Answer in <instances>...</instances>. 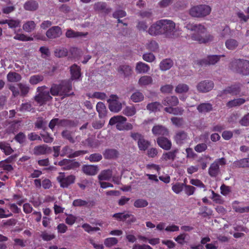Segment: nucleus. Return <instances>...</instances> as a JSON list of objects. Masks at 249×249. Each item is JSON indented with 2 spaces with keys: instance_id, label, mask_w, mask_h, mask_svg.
I'll return each mask as SVG.
<instances>
[{
  "instance_id": "f257e3e1",
  "label": "nucleus",
  "mask_w": 249,
  "mask_h": 249,
  "mask_svg": "<svg viewBox=\"0 0 249 249\" xmlns=\"http://www.w3.org/2000/svg\"><path fill=\"white\" fill-rule=\"evenodd\" d=\"M185 27L188 31L193 32L190 35L188 36V38L197 41L200 43H207L213 40V36L210 34L205 35L206 29L201 24L189 23L186 24Z\"/></svg>"
},
{
  "instance_id": "f03ea898",
  "label": "nucleus",
  "mask_w": 249,
  "mask_h": 249,
  "mask_svg": "<svg viewBox=\"0 0 249 249\" xmlns=\"http://www.w3.org/2000/svg\"><path fill=\"white\" fill-rule=\"evenodd\" d=\"M162 35L168 38H175L181 34V30L179 26L170 19H162Z\"/></svg>"
},
{
  "instance_id": "7ed1b4c3",
  "label": "nucleus",
  "mask_w": 249,
  "mask_h": 249,
  "mask_svg": "<svg viewBox=\"0 0 249 249\" xmlns=\"http://www.w3.org/2000/svg\"><path fill=\"white\" fill-rule=\"evenodd\" d=\"M212 8L207 4H199L193 6L189 9V14L193 17L203 18L209 15Z\"/></svg>"
},
{
  "instance_id": "20e7f679",
  "label": "nucleus",
  "mask_w": 249,
  "mask_h": 249,
  "mask_svg": "<svg viewBox=\"0 0 249 249\" xmlns=\"http://www.w3.org/2000/svg\"><path fill=\"white\" fill-rule=\"evenodd\" d=\"M127 119L120 115H117L112 117L109 121V124L113 125L116 124V128L120 130H129L133 128L132 125L126 123Z\"/></svg>"
},
{
  "instance_id": "39448f33",
  "label": "nucleus",
  "mask_w": 249,
  "mask_h": 249,
  "mask_svg": "<svg viewBox=\"0 0 249 249\" xmlns=\"http://www.w3.org/2000/svg\"><path fill=\"white\" fill-rule=\"evenodd\" d=\"M72 89V86L70 82H63L60 85H53L50 89L51 94L53 96L57 95H64L69 96L72 93H69V91Z\"/></svg>"
},
{
  "instance_id": "423d86ee",
  "label": "nucleus",
  "mask_w": 249,
  "mask_h": 249,
  "mask_svg": "<svg viewBox=\"0 0 249 249\" xmlns=\"http://www.w3.org/2000/svg\"><path fill=\"white\" fill-rule=\"evenodd\" d=\"M231 67L237 73L243 75H249V61L244 60L237 59L231 63Z\"/></svg>"
},
{
  "instance_id": "0eeeda50",
  "label": "nucleus",
  "mask_w": 249,
  "mask_h": 249,
  "mask_svg": "<svg viewBox=\"0 0 249 249\" xmlns=\"http://www.w3.org/2000/svg\"><path fill=\"white\" fill-rule=\"evenodd\" d=\"M38 93L35 96V100L40 105H42L50 100L52 97L49 94V90L45 87H38L37 89Z\"/></svg>"
},
{
  "instance_id": "6e6552de",
  "label": "nucleus",
  "mask_w": 249,
  "mask_h": 249,
  "mask_svg": "<svg viewBox=\"0 0 249 249\" xmlns=\"http://www.w3.org/2000/svg\"><path fill=\"white\" fill-rule=\"evenodd\" d=\"M56 179L59 183L61 187L67 188L74 182L75 177L73 175L66 176L64 173H59Z\"/></svg>"
},
{
  "instance_id": "1a4fd4ad",
  "label": "nucleus",
  "mask_w": 249,
  "mask_h": 249,
  "mask_svg": "<svg viewBox=\"0 0 249 249\" xmlns=\"http://www.w3.org/2000/svg\"><path fill=\"white\" fill-rule=\"evenodd\" d=\"M226 163V160L224 158L216 160L212 163L209 168V174L210 176L215 177L219 173V166L224 165Z\"/></svg>"
},
{
  "instance_id": "9d476101",
  "label": "nucleus",
  "mask_w": 249,
  "mask_h": 249,
  "mask_svg": "<svg viewBox=\"0 0 249 249\" xmlns=\"http://www.w3.org/2000/svg\"><path fill=\"white\" fill-rule=\"evenodd\" d=\"M107 102L111 111L118 112L122 109V104L118 101V97L116 95H111Z\"/></svg>"
},
{
  "instance_id": "9b49d317",
  "label": "nucleus",
  "mask_w": 249,
  "mask_h": 249,
  "mask_svg": "<svg viewBox=\"0 0 249 249\" xmlns=\"http://www.w3.org/2000/svg\"><path fill=\"white\" fill-rule=\"evenodd\" d=\"M147 32L149 34L154 36L162 35V19L153 23L149 28Z\"/></svg>"
},
{
  "instance_id": "f8f14e48",
  "label": "nucleus",
  "mask_w": 249,
  "mask_h": 249,
  "mask_svg": "<svg viewBox=\"0 0 249 249\" xmlns=\"http://www.w3.org/2000/svg\"><path fill=\"white\" fill-rule=\"evenodd\" d=\"M214 87L213 83L210 80L200 82L196 86L197 90L201 92H207L211 90Z\"/></svg>"
},
{
  "instance_id": "ddd939ff",
  "label": "nucleus",
  "mask_w": 249,
  "mask_h": 249,
  "mask_svg": "<svg viewBox=\"0 0 249 249\" xmlns=\"http://www.w3.org/2000/svg\"><path fill=\"white\" fill-rule=\"evenodd\" d=\"M178 151V149H174L171 151L163 153L160 159V160L161 162L166 163H172L175 160Z\"/></svg>"
},
{
  "instance_id": "4468645a",
  "label": "nucleus",
  "mask_w": 249,
  "mask_h": 249,
  "mask_svg": "<svg viewBox=\"0 0 249 249\" xmlns=\"http://www.w3.org/2000/svg\"><path fill=\"white\" fill-rule=\"evenodd\" d=\"M240 91V86L238 85H234L227 87L225 89L221 91L219 96L224 98L225 95H227L228 94L237 95L239 93Z\"/></svg>"
},
{
  "instance_id": "2eb2a0df",
  "label": "nucleus",
  "mask_w": 249,
  "mask_h": 249,
  "mask_svg": "<svg viewBox=\"0 0 249 249\" xmlns=\"http://www.w3.org/2000/svg\"><path fill=\"white\" fill-rule=\"evenodd\" d=\"M46 36L49 38H55L62 35L61 29L57 26L50 28L46 32Z\"/></svg>"
},
{
  "instance_id": "dca6fc26",
  "label": "nucleus",
  "mask_w": 249,
  "mask_h": 249,
  "mask_svg": "<svg viewBox=\"0 0 249 249\" xmlns=\"http://www.w3.org/2000/svg\"><path fill=\"white\" fill-rule=\"evenodd\" d=\"M158 145L163 149L169 150L172 147L171 141L167 138L160 137L157 139Z\"/></svg>"
},
{
  "instance_id": "f3484780",
  "label": "nucleus",
  "mask_w": 249,
  "mask_h": 249,
  "mask_svg": "<svg viewBox=\"0 0 249 249\" xmlns=\"http://www.w3.org/2000/svg\"><path fill=\"white\" fill-rule=\"evenodd\" d=\"M152 133L155 135L168 136L169 131L164 126L161 125H156L153 126L152 129Z\"/></svg>"
},
{
  "instance_id": "a211bd4d",
  "label": "nucleus",
  "mask_w": 249,
  "mask_h": 249,
  "mask_svg": "<svg viewBox=\"0 0 249 249\" xmlns=\"http://www.w3.org/2000/svg\"><path fill=\"white\" fill-rule=\"evenodd\" d=\"M58 165L63 166L65 170H70L73 168L74 167L78 166V163L77 162L72 160L64 159L58 162Z\"/></svg>"
},
{
  "instance_id": "6ab92c4d",
  "label": "nucleus",
  "mask_w": 249,
  "mask_h": 249,
  "mask_svg": "<svg viewBox=\"0 0 249 249\" xmlns=\"http://www.w3.org/2000/svg\"><path fill=\"white\" fill-rule=\"evenodd\" d=\"M150 67L146 64L139 62L136 63L135 71L137 73H146L150 70Z\"/></svg>"
},
{
  "instance_id": "aec40b11",
  "label": "nucleus",
  "mask_w": 249,
  "mask_h": 249,
  "mask_svg": "<svg viewBox=\"0 0 249 249\" xmlns=\"http://www.w3.org/2000/svg\"><path fill=\"white\" fill-rule=\"evenodd\" d=\"M233 168H249V156L234 161L232 163Z\"/></svg>"
},
{
  "instance_id": "412c9836",
  "label": "nucleus",
  "mask_w": 249,
  "mask_h": 249,
  "mask_svg": "<svg viewBox=\"0 0 249 249\" xmlns=\"http://www.w3.org/2000/svg\"><path fill=\"white\" fill-rule=\"evenodd\" d=\"M82 170L86 175L93 176L97 173L99 169L97 166L89 165L83 166Z\"/></svg>"
},
{
  "instance_id": "4be33fe9",
  "label": "nucleus",
  "mask_w": 249,
  "mask_h": 249,
  "mask_svg": "<svg viewBox=\"0 0 249 249\" xmlns=\"http://www.w3.org/2000/svg\"><path fill=\"white\" fill-rule=\"evenodd\" d=\"M225 45L227 49L231 51L235 50L239 46V42L233 38H229L225 42Z\"/></svg>"
},
{
  "instance_id": "5701e85b",
  "label": "nucleus",
  "mask_w": 249,
  "mask_h": 249,
  "mask_svg": "<svg viewBox=\"0 0 249 249\" xmlns=\"http://www.w3.org/2000/svg\"><path fill=\"white\" fill-rule=\"evenodd\" d=\"M174 139L177 144H181L186 142L188 137L185 132L179 131L176 133Z\"/></svg>"
},
{
  "instance_id": "b1692460",
  "label": "nucleus",
  "mask_w": 249,
  "mask_h": 249,
  "mask_svg": "<svg viewBox=\"0 0 249 249\" xmlns=\"http://www.w3.org/2000/svg\"><path fill=\"white\" fill-rule=\"evenodd\" d=\"M71 80H78L81 76L80 68L76 64L72 65L71 67Z\"/></svg>"
},
{
  "instance_id": "393cba45",
  "label": "nucleus",
  "mask_w": 249,
  "mask_h": 249,
  "mask_svg": "<svg viewBox=\"0 0 249 249\" xmlns=\"http://www.w3.org/2000/svg\"><path fill=\"white\" fill-rule=\"evenodd\" d=\"M179 103L178 98L175 96L167 97L162 101L164 106H176Z\"/></svg>"
},
{
  "instance_id": "a878e982",
  "label": "nucleus",
  "mask_w": 249,
  "mask_h": 249,
  "mask_svg": "<svg viewBox=\"0 0 249 249\" xmlns=\"http://www.w3.org/2000/svg\"><path fill=\"white\" fill-rule=\"evenodd\" d=\"M153 79L151 76L144 75L141 76L138 80V84L140 86H146L152 84Z\"/></svg>"
},
{
  "instance_id": "bb28decb",
  "label": "nucleus",
  "mask_w": 249,
  "mask_h": 249,
  "mask_svg": "<svg viewBox=\"0 0 249 249\" xmlns=\"http://www.w3.org/2000/svg\"><path fill=\"white\" fill-rule=\"evenodd\" d=\"M51 149L46 145H42L36 146L34 150V154L36 155H42L49 153Z\"/></svg>"
},
{
  "instance_id": "cd10ccee",
  "label": "nucleus",
  "mask_w": 249,
  "mask_h": 249,
  "mask_svg": "<svg viewBox=\"0 0 249 249\" xmlns=\"http://www.w3.org/2000/svg\"><path fill=\"white\" fill-rule=\"evenodd\" d=\"M81 153H84L83 151H77L75 152L72 155H71V150L68 146H65L62 150L61 156H64L68 155L69 157H77L80 155Z\"/></svg>"
},
{
  "instance_id": "c85d7f7f",
  "label": "nucleus",
  "mask_w": 249,
  "mask_h": 249,
  "mask_svg": "<svg viewBox=\"0 0 249 249\" xmlns=\"http://www.w3.org/2000/svg\"><path fill=\"white\" fill-rule=\"evenodd\" d=\"M173 65V62L171 59H166L160 63V68L161 71H165L170 69Z\"/></svg>"
},
{
  "instance_id": "c756f323",
  "label": "nucleus",
  "mask_w": 249,
  "mask_h": 249,
  "mask_svg": "<svg viewBox=\"0 0 249 249\" xmlns=\"http://www.w3.org/2000/svg\"><path fill=\"white\" fill-rule=\"evenodd\" d=\"M96 110L100 118L104 117L107 114V109L105 105L102 102H98L96 105Z\"/></svg>"
},
{
  "instance_id": "7c9ffc66",
  "label": "nucleus",
  "mask_w": 249,
  "mask_h": 249,
  "mask_svg": "<svg viewBox=\"0 0 249 249\" xmlns=\"http://www.w3.org/2000/svg\"><path fill=\"white\" fill-rule=\"evenodd\" d=\"M246 102V100L244 98H237L229 101L227 103V106L229 107L240 106Z\"/></svg>"
},
{
  "instance_id": "2f4dec72",
  "label": "nucleus",
  "mask_w": 249,
  "mask_h": 249,
  "mask_svg": "<svg viewBox=\"0 0 249 249\" xmlns=\"http://www.w3.org/2000/svg\"><path fill=\"white\" fill-rule=\"evenodd\" d=\"M112 177V171L110 170H106L102 171L98 175L99 181L108 180Z\"/></svg>"
},
{
  "instance_id": "473e14b6",
  "label": "nucleus",
  "mask_w": 249,
  "mask_h": 249,
  "mask_svg": "<svg viewBox=\"0 0 249 249\" xmlns=\"http://www.w3.org/2000/svg\"><path fill=\"white\" fill-rule=\"evenodd\" d=\"M7 80L10 82H18L21 79V75L15 72H10L7 75Z\"/></svg>"
},
{
  "instance_id": "72a5a7b5",
  "label": "nucleus",
  "mask_w": 249,
  "mask_h": 249,
  "mask_svg": "<svg viewBox=\"0 0 249 249\" xmlns=\"http://www.w3.org/2000/svg\"><path fill=\"white\" fill-rule=\"evenodd\" d=\"M189 86L185 84L180 83L178 84L175 88V92L177 94H183L188 92Z\"/></svg>"
},
{
  "instance_id": "f704fd0d",
  "label": "nucleus",
  "mask_w": 249,
  "mask_h": 249,
  "mask_svg": "<svg viewBox=\"0 0 249 249\" xmlns=\"http://www.w3.org/2000/svg\"><path fill=\"white\" fill-rule=\"evenodd\" d=\"M130 99L134 103L140 102L143 100L144 95L140 91H137L131 95Z\"/></svg>"
},
{
  "instance_id": "c9c22d12",
  "label": "nucleus",
  "mask_w": 249,
  "mask_h": 249,
  "mask_svg": "<svg viewBox=\"0 0 249 249\" xmlns=\"http://www.w3.org/2000/svg\"><path fill=\"white\" fill-rule=\"evenodd\" d=\"M38 6L37 2L34 0L27 1L24 5V9L28 11H35L37 9Z\"/></svg>"
},
{
  "instance_id": "e433bc0d",
  "label": "nucleus",
  "mask_w": 249,
  "mask_h": 249,
  "mask_svg": "<svg viewBox=\"0 0 249 249\" xmlns=\"http://www.w3.org/2000/svg\"><path fill=\"white\" fill-rule=\"evenodd\" d=\"M94 9L95 11H102L105 13L110 12V9L106 8V3L103 2H98L95 3L93 5Z\"/></svg>"
},
{
  "instance_id": "4c0bfd02",
  "label": "nucleus",
  "mask_w": 249,
  "mask_h": 249,
  "mask_svg": "<svg viewBox=\"0 0 249 249\" xmlns=\"http://www.w3.org/2000/svg\"><path fill=\"white\" fill-rule=\"evenodd\" d=\"M162 107V106L159 102H153L147 105V109L151 112H156L160 110Z\"/></svg>"
},
{
  "instance_id": "58836bf2",
  "label": "nucleus",
  "mask_w": 249,
  "mask_h": 249,
  "mask_svg": "<svg viewBox=\"0 0 249 249\" xmlns=\"http://www.w3.org/2000/svg\"><path fill=\"white\" fill-rule=\"evenodd\" d=\"M118 71L123 74L124 76H127L131 74L132 70V68L129 66L122 65L119 68Z\"/></svg>"
},
{
  "instance_id": "ea45409f",
  "label": "nucleus",
  "mask_w": 249,
  "mask_h": 249,
  "mask_svg": "<svg viewBox=\"0 0 249 249\" xmlns=\"http://www.w3.org/2000/svg\"><path fill=\"white\" fill-rule=\"evenodd\" d=\"M36 27V24L34 21H28L26 22L22 26L23 29L26 32H32Z\"/></svg>"
},
{
  "instance_id": "a19ab883",
  "label": "nucleus",
  "mask_w": 249,
  "mask_h": 249,
  "mask_svg": "<svg viewBox=\"0 0 249 249\" xmlns=\"http://www.w3.org/2000/svg\"><path fill=\"white\" fill-rule=\"evenodd\" d=\"M83 33L75 32L71 29H68L66 33V36L68 38H75L85 36Z\"/></svg>"
},
{
  "instance_id": "79ce46f5",
  "label": "nucleus",
  "mask_w": 249,
  "mask_h": 249,
  "mask_svg": "<svg viewBox=\"0 0 249 249\" xmlns=\"http://www.w3.org/2000/svg\"><path fill=\"white\" fill-rule=\"evenodd\" d=\"M0 149L7 155L11 154L13 151L9 144L5 142H0Z\"/></svg>"
},
{
  "instance_id": "37998d69",
  "label": "nucleus",
  "mask_w": 249,
  "mask_h": 249,
  "mask_svg": "<svg viewBox=\"0 0 249 249\" xmlns=\"http://www.w3.org/2000/svg\"><path fill=\"white\" fill-rule=\"evenodd\" d=\"M197 108L200 112H207L212 109V106L210 103H203L199 105Z\"/></svg>"
},
{
  "instance_id": "c03bdc74",
  "label": "nucleus",
  "mask_w": 249,
  "mask_h": 249,
  "mask_svg": "<svg viewBox=\"0 0 249 249\" xmlns=\"http://www.w3.org/2000/svg\"><path fill=\"white\" fill-rule=\"evenodd\" d=\"M123 114L127 116H132L136 113L134 106H127L123 110Z\"/></svg>"
},
{
  "instance_id": "a18cd8bd",
  "label": "nucleus",
  "mask_w": 249,
  "mask_h": 249,
  "mask_svg": "<svg viewBox=\"0 0 249 249\" xmlns=\"http://www.w3.org/2000/svg\"><path fill=\"white\" fill-rule=\"evenodd\" d=\"M15 34H16L14 37V38L16 40H18L22 41H32L33 40V38L32 37H29L26 36L24 34H18L15 32Z\"/></svg>"
},
{
  "instance_id": "49530a36",
  "label": "nucleus",
  "mask_w": 249,
  "mask_h": 249,
  "mask_svg": "<svg viewBox=\"0 0 249 249\" xmlns=\"http://www.w3.org/2000/svg\"><path fill=\"white\" fill-rule=\"evenodd\" d=\"M118 242L117 239L115 237H108L105 239L104 244L107 248H111L116 245Z\"/></svg>"
},
{
  "instance_id": "de8ad7c7",
  "label": "nucleus",
  "mask_w": 249,
  "mask_h": 249,
  "mask_svg": "<svg viewBox=\"0 0 249 249\" xmlns=\"http://www.w3.org/2000/svg\"><path fill=\"white\" fill-rule=\"evenodd\" d=\"M225 56L224 55H213L209 56L207 58V62L208 64L210 65H213L217 63L220 59L221 57Z\"/></svg>"
},
{
  "instance_id": "09e8293b",
  "label": "nucleus",
  "mask_w": 249,
  "mask_h": 249,
  "mask_svg": "<svg viewBox=\"0 0 249 249\" xmlns=\"http://www.w3.org/2000/svg\"><path fill=\"white\" fill-rule=\"evenodd\" d=\"M138 145L140 150L145 151L149 146L150 143L142 138L138 141Z\"/></svg>"
},
{
  "instance_id": "8fccbe9b",
  "label": "nucleus",
  "mask_w": 249,
  "mask_h": 249,
  "mask_svg": "<svg viewBox=\"0 0 249 249\" xmlns=\"http://www.w3.org/2000/svg\"><path fill=\"white\" fill-rule=\"evenodd\" d=\"M66 121L65 120H60L58 119L55 118L52 120L49 123V127L51 129H53L55 125H63L65 124Z\"/></svg>"
},
{
  "instance_id": "3c124183",
  "label": "nucleus",
  "mask_w": 249,
  "mask_h": 249,
  "mask_svg": "<svg viewBox=\"0 0 249 249\" xmlns=\"http://www.w3.org/2000/svg\"><path fill=\"white\" fill-rule=\"evenodd\" d=\"M184 186V184L178 182L173 184L172 190L175 193L178 194L183 190Z\"/></svg>"
},
{
  "instance_id": "603ef678",
  "label": "nucleus",
  "mask_w": 249,
  "mask_h": 249,
  "mask_svg": "<svg viewBox=\"0 0 249 249\" xmlns=\"http://www.w3.org/2000/svg\"><path fill=\"white\" fill-rule=\"evenodd\" d=\"M21 21L19 19H10L8 21V26L10 28L15 29L17 27H20Z\"/></svg>"
},
{
  "instance_id": "864d4df0",
  "label": "nucleus",
  "mask_w": 249,
  "mask_h": 249,
  "mask_svg": "<svg viewBox=\"0 0 249 249\" xmlns=\"http://www.w3.org/2000/svg\"><path fill=\"white\" fill-rule=\"evenodd\" d=\"M43 79V77L39 75H35L32 76L29 79V82L32 85H36Z\"/></svg>"
},
{
  "instance_id": "5fc2aeb1",
  "label": "nucleus",
  "mask_w": 249,
  "mask_h": 249,
  "mask_svg": "<svg viewBox=\"0 0 249 249\" xmlns=\"http://www.w3.org/2000/svg\"><path fill=\"white\" fill-rule=\"evenodd\" d=\"M148 204L146 200L138 199L135 201L134 206L136 208H142L146 207Z\"/></svg>"
},
{
  "instance_id": "6e6d98bb",
  "label": "nucleus",
  "mask_w": 249,
  "mask_h": 249,
  "mask_svg": "<svg viewBox=\"0 0 249 249\" xmlns=\"http://www.w3.org/2000/svg\"><path fill=\"white\" fill-rule=\"evenodd\" d=\"M130 216V214L124 213H116L113 215V217L119 221H124Z\"/></svg>"
},
{
  "instance_id": "4d7b16f0",
  "label": "nucleus",
  "mask_w": 249,
  "mask_h": 249,
  "mask_svg": "<svg viewBox=\"0 0 249 249\" xmlns=\"http://www.w3.org/2000/svg\"><path fill=\"white\" fill-rule=\"evenodd\" d=\"M18 86L20 90V93L21 95L25 96L28 93L29 90V87L27 84L20 83H19Z\"/></svg>"
},
{
  "instance_id": "13d9d810",
  "label": "nucleus",
  "mask_w": 249,
  "mask_h": 249,
  "mask_svg": "<svg viewBox=\"0 0 249 249\" xmlns=\"http://www.w3.org/2000/svg\"><path fill=\"white\" fill-rule=\"evenodd\" d=\"M88 96L90 98H96L100 100H104L107 96L105 93L100 92H95L93 94H89Z\"/></svg>"
},
{
  "instance_id": "bf43d9fd",
  "label": "nucleus",
  "mask_w": 249,
  "mask_h": 249,
  "mask_svg": "<svg viewBox=\"0 0 249 249\" xmlns=\"http://www.w3.org/2000/svg\"><path fill=\"white\" fill-rule=\"evenodd\" d=\"M117 156V152L114 149L107 150L105 152L104 156L107 159L114 158Z\"/></svg>"
},
{
  "instance_id": "052dcab7",
  "label": "nucleus",
  "mask_w": 249,
  "mask_h": 249,
  "mask_svg": "<svg viewBox=\"0 0 249 249\" xmlns=\"http://www.w3.org/2000/svg\"><path fill=\"white\" fill-rule=\"evenodd\" d=\"M146 47L150 51H155L158 48V44L155 41L151 40L147 43Z\"/></svg>"
},
{
  "instance_id": "680f3d73",
  "label": "nucleus",
  "mask_w": 249,
  "mask_h": 249,
  "mask_svg": "<svg viewBox=\"0 0 249 249\" xmlns=\"http://www.w3.org/2000/svg\"><path fill=\"white\" fill-rule=\"evenodd\" d=\"M173 86L170 84H167L162 86L160 88V90L163 93H170L173 89Z\"/></svg>"
},
{
  "instance_id": "e2e57ef3",
  "label": "nucleus",
  "mask_w": 249,
  "mask_h": 249,
  "mask_svg": "<svg viewBox=\"0 0 249 249\" xmlns=\"http://www.w3.org/2000/svg\"><path fill=\"white\" fill-rule=\"evenodd\" d=\"M68 52L67 50L65 48H60L56 49L54 51L55 55L58 57H61L65 56H66Z\"/></svg>"
},
{
  "instance_id": "0e129e2a",
  "label": "nucleus",
  "mask_w": 249,
  "mask_h": 249,
  "mask_svg": "<svg viewBox=\"0 0 249 249\" xmlns=\"http://www.w3.org/2000/svg\"><path fill=\"white\" fill-rule=\"evenodd\" d=\"M82 227L84 230L89 233L92 231H96L100 230V229L98 227H92L88 224H84L82 225Z\"/></svg>"
},
{
  "instance_id": "69168bd1",
  "label": "nucleus",
  "mask_w": 249,
  "mask_h": 249,
  "mask_svg": "<svg viewBox=\"0 0 249 249\" xmlns=\"http://www.w3.org/2000/svg\"><path fill=\"white\" fill-rule=\"evenodd\" d=\"M40 236L44 241H48L54 238L55 236L53 234L48 233L46 231L41 232Z\"/></svg>"
},
{
  "instance_id": "338daca9",
  "label": "nucleus",
  "mask_w": 249,
  "mask_h": 249,
  "mask_svg": "<svg viewBox=\"0 0 249 249\" xmlns=\"http://www.w3.org/2000/svg\"><path fill=\"white\" fill-rule=\"evenodd\" d=\"M73 133L68 130H65L62 132V135L63 138L68 140L71 142H74V140L73 138Z\"/></svg>"
},
{
  "instance_id": "774afa93",
  "label": "nucleus",
  "mask_w": 249,
  "mask_h": 249,
  "mask_svg": "<svg viewBox=\"0 0 249 249\" xmlns=\"http://www.w3.org/2000/svg\"><path fill=\"white\" fill-rule=\"evenodd\" d=\"M239 124L244 126H249V113L245 115L239 121Z\"/></svg>"
}]
</instances>
